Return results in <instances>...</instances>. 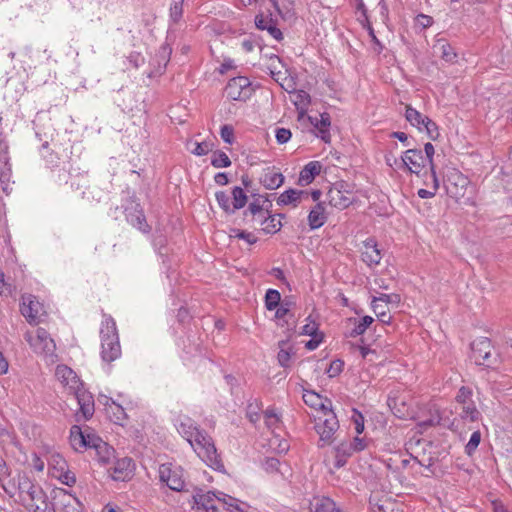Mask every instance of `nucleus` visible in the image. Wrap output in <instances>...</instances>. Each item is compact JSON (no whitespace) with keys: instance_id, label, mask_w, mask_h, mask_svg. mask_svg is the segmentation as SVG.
<instances>
[{"instance_id":"0eeeda50","label":"nucleus","mask_w":512,"mask_h":512,"mask_svg":"<svg viewBox=\"0 0 512 512\" xmlns=\"http://www.w3.org/2000/svg\"><path fill=\"white\" fill-rule=\"evenodd\" d=\"M458 405V415L464 421L476 422L480 420L481 413L472 400V390L469 387L462 386L455 397Z\"/></svg>"},{"instance_id":"4d7b16f0","label":"nucleus","mask_w":512,"mask_h":512,"mask_svg":"<svg viewBox=\"0 0 512 512\" xmlns=\"http://www.w3.org/2000/svg\"><path fill=\"white\" fill-rule=\"evenodd\" d=\"M415 23L422 29H427L433 25L434 20L431 16L420 13L416 16Z\"/></svg>"},{"instance_id":"7ed1b4c3","label":"nucleus","mask_w":512,"mask_h":512,"mask_svg":"<svg viewBox=\"0 0 512 512\" xmlns=\"http://www.w3.org/2000/svg\"><path fill=\"white\" fill-rule=\"evenodd\" d=\"M101 337V358L104 362H113L121 356V346L116 329V323L111 316L104 315Z\"/></svg>"},{"instance_id":"c9c22d12","label":"nucleus","mask_w":512,"mask_h":512,"mask_svg":"<svg viewBox=\"0 0 512 512\" xmlns=\"http://www.w3.org/2000/svg\"><path fill=\"white\" fill-rule=\"evenodd\" d=\"M405 118L412 126L417 127L419 131H422V125L424 124L427 116L421 114L411 105H407L405 110Z\"/></svg>"},{"instance_id":"f03ea898","label":"nucleus","mask_w":512,"mask_h":512,"mask_svg":"<svg viewBox=\"0 0 512 512\" xmlns=\"http://www.w3.org/2000/svg\"><path fill=\"white\" fill-rule=\"evenodd\" d=\"M20 497L25 508L32 512H55L53 505L48 502V497L41 486L36 485L26 476H20L18 480Z\"/></svg>"},{"instance_id":"1a4fd4ad","label":"nucleus","mask_w":512,"mask_h":512,"mask_svg":"<svg viewBox=\"0 0 512 512\" xmlns=\"http://www.w3.org/2000/svg\"><path fill=\"white\" fill-rule=\"evenodd\" d=\"M253 89L247 77L238 76L230 79L225 87V94L233 101H246L252 95Z\"/></svg>"},{"instance_id":"8fccbe9b","label":"nucleus","mask_w":512,"mask_h":512,"mask_svg":"<svg viewBox=\"0 0 512 512\" xmlns=\"http://www.w3.org/2000/svg\"><path fill=\"white\" fill-rule=\"evenodd\" d=\"M184 0H173L170 7V17L174 22H178L183 14Z\"/></svg>"},{"instance_id":"774afa93","label":"nucleus","mask_w":512,"mask_h":512,"mask_svg":"<svg viewBox=\"0 0 512 512\" xmlns=\"http://www.w3.org/2000/svg\"><path fill=\"white\" fill-rule=\"evenodd\" d=\"M331 188H337V190H341L342 193L350 197L353 193V186L345 181H337Z\"/></svg>"},{"instance_id":"864d4df0","label":"nucleus","mask_w":512,"mask_h":512,"mask_svg":"<svg viewBox=\"0 0 512 512\" xmlns=\"http://www.w3.org/2000/svg\"><path fill=\"white\" fill-rule=\"evenodd\" d=\"M343 367L344 362L340 359H336L330 363L328 369L326 370V373L330 378L336 377L342 372Z\"/></svg>"},{"instance_id":"052dcab7","label":"nucleus","mask_w":512,"mask_h":512,"mask_svg":"<svg viewBox=\"0 0 512 512\" xmlns=\"http://www.w3.org/2000/svg\"><path fill=\"white\" fill-rule=\"evenodd\" d=\"M292 133L286 128H277L275 131V137L279 144H285L291 139Z\"/></svg>"},{"instance_id":"338daca9","label":"nucleus","mask_w":512,"mask_h":512,"mask_svg":"<svg viewBox=\"0 0 512 512\" xmlns=\"http://www.w3.org/2000/svg\"><path fill=\"white\" fill-rule=\"evenodd\" d=\"M195 147L191 150V152L197 156L206 155L211 150V145L207 142H196Z\"/></svg>"},{"instance_id":"20e7f679","label":"nucleus","mask_w":512,"mask_h":512,"mask_svg":"<svg viewBox=\"0 0 512 512\" xmlns=\"http://www.w3.org/2000/svg\"><path fill=\"white\" fill-rule=\"evenodd\" d=\"M194 451L211 468L224 471V464L217 453L212 438L202 429H198L193 437Z\"/></svg>"},{"instance_id":"f704fd0d","label":"nucleus","mask_w":512,"mask_h":512,"mask_svg":"<svg viewBox=\"0 0 512 512\" xmlns=\"http://www.w3.org/2000/svg\"><path fill=\"white\" fill-rule=\"evenodd\" d=\"M96 457L99 463L106 465L110 464L111 461L115 458L114 453L115 450L113 447H111L108 443L103 442L100 444L99 447H97Z\"/></svg>"},{"instance_id":"79ce46f5","label":"nucleus","mask_w":512,"mask_h":512,"mask_svg":"<svg viewBox=\"0 0 512 512\" xmlns=\"http://www.w3.org/2000/svg\"><path fill=\"white\" fill-rule=\"evenodd\" d=\"M281 302V294L276 289H268L265 294V307L271 311L276 309Z\"/></svg>"},{"instance_id":"6e6d98bb","label":"nucleus","mask_w":512,"mask_h":512,"mask_svg":"<svg viewBox=\"0 0 512 512\" xmlns=\"http://www.w3.org/2000/svg\"><path fill=\"white\" fill-rule=\"evenodd\" d=\"M14 291V287L11 283H8L5 279V275L0 269V295L10 296Z\"/></svg>"},{"instance_id":"473e14b6","label":"nucleus","mask_w":512,"mask_h":512,"mask_svg":"<svg viewBox=\"0 0 512 512\" xmlns=\"http://www.w3.org/2000/svg\"><path fill=\"white\" fill-rule=\"evenodd\" d=\"M127 220L132 226L136 227L143 233H148L150 231V226L147 224L142 210H135V212L127 214Z\"/></svg>"},{"instance_id":"a878e982","label":"nucleus","mask_w":512,"mask_h":512,"mask_svg":"<svg viewBox=\"0 0 512 512\" xmlns=\"http://www.w3.org/2000/svg\"><path fill=\"white\" fill-rule=\"evenodd\" d=\"M327 199L331 206L338 209H345L353 202L352 197L345 195L341 190H337V188L329 189Z\"/></svg>"},{"instance_id":"c756f323","label":"nucleus","mask_w":512,"mask_h":512,"mask_svg":"<svg viewBox=\"0 0 512 512\" xmlns=\"http://www.w3.org/2000/svg\"><path fill=\"white\" fill-rule=\"evenodd\" d=\"M353 447L347 442H342L335 447V467L341 468L347 463V459L353 454Z\"/></svg>"},{"instance_id":"6e6552de","label":"nucleus","mask_w":512,"mask_h":512,"mask_svg":"<svg viewBox=\"0 0 512 512\" xmlns=\"http://www.w3.org/2000/svg\"><path fill=\"white\" fill-rule=\"evenodd\" d=\"M492 344L489 338L480 337L471 343L472 358L477 365L492 367L497 363V355L492 354Z\"/></svg>"},{"instance_id":"6ab92c4d","label":"nucleus","mask_w":512,"mask_h":512,"mask_svg":"<svg viewBox=\"0 0 512 512\" xmlns=\"http://www.w3.org/2000/svg\"><path fill=\"white\" fill-rule=\"evenodd\" d=\"M255 25L259 30H267V32L277 41L283 39V33L276 26V21L272 18V15H264L259 13L255 16Z\"/></svg>"},{"instance_id":"de8ad7c7","label":"nucleus","mask_w":512,"mask_h":512,"mask_svg":"<svg viewBox=\"0 0 512 512\" xmlns=\"http://www.w3.org/2000/svg\"><path fill=\"white\" fill-rule=\"evenodd\" d=\"M84 437L86 440L85 448H93L94 450H97V447L104 442L100 437L90 432L89 428L85 429Z\"/></svg>"},{"instance_id":"412c9836","label":"nucleus","mask_w":512,"mask_h":512,"mask_svg":"<svg viewBox=\"0 0 512 512\" xmlns=\"http://www.w3.org/2000/svg\"><path fill=\"white\" fill-rule=\"evenodd\" d=\"M284 182V176L275 168H266L260 176V183L269 190L279 188Z\"/></svg>"},{"instance_id":"72a5a7b5","label":"nucleus","mask_w":512,"mask_h":512,"mask_svg":"<svg viewBox=\"0 0 512 512\" xmlns=\"http://www.w3.org/2000/svg\"><path fill=\"white\" fill-rule=\"evenodd\" d=\"M279 352L277 355V359L279 365L283 368H287L290 366L291 356L294 354L291 347H289V342L287 340H282L278 343Z\"/></svg>"},{"instance_id":"aec40b11","label":"nucleus","mask_w":512,"mask_h":512,"mask_svg":"<svg viewBox=\"0 0 512 512\" xmlns=\"http://www.w3.org/2000/svg\"><path fill=\"white\" fill-rule=\"evenodd\" d=\"M56 378L71 390L76 391L79 387V378L76 373L66 365H58L55 371Z\"/></svg>"},{"instance_id":"37998d69","label":"nucleus","mask_w":512,"mask_h":512,"mask_svg":"<svg viewBox=\"0 0 512 512\" xmlns=\"http://www.w3.org/2000/svg\"><path fill=\"white\" fill-rule=\"evenodd\" d=\"M218 205L223 209L226 214H234L230 196L224 191H218L215 194Z\"/></svg>"},{"instance_id":"c85d7f7f","label":"nucleus","mask_w":512,"mask_h":512,"mask_svg":"<svg viewBox=\"0 0 512 512\" xmlns=\"http://www.w3.org/2000/svg\"><path fill=\"white\" fill-rule=\"evenodd\" d=\"M325 210L322 203H318L313 207L308 215V224L310 229H318L326 222Z\"/></svg>"},{"instance_id":"ddd939ff","label":"nucleus","mask_w":512,"mask_h":512,"mask_svg":"<svg viewBox=\"0 0 512 512\" xmlns=\"http://www.w3.org/2000/svg\"><path fill=\"white\" fill-rule=\"evenodd\" d=\"M424 155L420 149H408L401 157V164L411 173L419 174L426 166Z\"/></svg>"},{"instance_id":"dca6fc26","label":"nucleus","mask_w":512,"mask_h":512,"mask_svg":"<svg viewBox=\"0 0 512 512\" xmlns=\"http://www.w3.org/2000/svg\"><path fill=\"white\" fill-rule=\"evenodd\" d=\"M134 462L129 457L117 459L111 468V476L116 481H125L132 476Z\"/></svg>"},{"instance_id":"a18cd8bd","label":"nucleus","mask_w":512,"mask_h":512,"mask_svg":"<svg viewBox=\"0 0 512 512\" xmlns=\"http://www.w3.org/2000/svg\"><path fill=\"white\" fill-rule=\"evenodd\" d=\"M211 165L215 168H226L231 165V161L225 152L216 151L213 153Z\"/></svg>"},{"instance_id":"4468645a","label":"nucleus","mask_w":512,"mask_h":512,"mask_svg":"<svg viewBox=\"0 0 512 512\" xmlns=\"http://www.w3.org/2000/svg\"><path fill=\"white\" fill-rule=\"evenodd\" d=\"M160 480L165 482L166 485L174 491H182L185 482L182 478V472L179 469H171L166 465H161L159 469Z\"/></svg>"},{"instance_id":"cd10ccee","label":"nucleus","mask_w":512,"mask_h":512,"mask_svg":"<svg viewBox=\"0 0 512 512\" xmlns=\"http://www.w3.org/2000/svg\"><path fill=\"white\" fill-rule=\"evenodd\" d=\"M433 48L435 53L446 62H453L457 58L454 48L443 38L436 39Z\"/></svg>"},{"instance_id":"39448f33","label":"nucleus","mask_w":512,"mask_h":512,"mask_svg":"<svg viewBox=\"0 0 512 512\" xmlns=\"http://www.w3.org/2000/svg\"><path fill=\"white\" fill-rule=\"evenodd\" d=\"M194 451L211 468L224 471V464L217 453L212 438L202 429H198L193 437Z\"/></svg>"},{"instance_id":"7c9ffc66","label":"nucleus","mask_w":512,"mask_h":512,"mask_svg":"<svg viewBox=\"0 0 512 512\" xmlns=\"http://www.w3.org/2000/svg\"><path fill=\"white\" fill-rule=\"evenodd\" d=\"M257 222L262 226V231L265 234L277 233L282 227L281 221L276 220V215H271L270 213L263 216Z\"/></svg>"},{"instance_id":"f8f14e48","label":"nucleus","mask_w":512,"mask_h":512,"mask_svg":"<svg viewBox=\"0 0 512 512\" xmlns=\"http://www.w3.org/2000/svg\"><path fill=\"white\" fill-rule=\"evenodd\" d=\"M272 203L262 195H254L253 200L249 203L248 208L244 211V215H251L254 221L260 220L263 216L269 214Z\"/></svg>"},{"instance_id":"bf43d9fd","label":"nucleus","mask_w":512,"mask_h":512,"mask_svg":"<svg viewBox=\"0 0 512 512\" xmlns=\"http://www.w3.org/2000/svg\"><path fill=\"white\" fill-rule=\"evenodd\" d=\"M221 138L225 143L232 144L234 141V129L231 125H223L220 130Z\"/></svg>"},{"instance_id":"49530a36","label":"nucleus","mask_w":512,"mask_h":512,"mask_svg":"<svg viewBox=\"0 0 512 512\" xmlns=\"http://www.w3.org/2000/svg\"><path fill=\"white\" fill-rule=\"evenodd\" d=\"M480 442H481V432L479 430H476L472 433L468 443L465 446V453L468 456H472L474 454V452L476 451L477 447L479 446Z\"/></svg>"},{"instance_id":"4be33fe9","label":"nucleus","mask_w":512,"mask_h":512,"mask_svg":"<svg viewBox=\"0 0 512 512\" xmlns=\"http://www.w3.org/2000/svg\"><path fill=\"white\" fill-rule=\"evenodd\" d=\"M311 512H344L331 498L329 497H314L310 501Z\"/></svg>"},{"instance_id":"b1692460","label":"nucleus","mask_w":512,"mask_h":512,"mask_svg":"<svg viewBox=\"0 0 512 512\" xmlns=\"http://www.w3.org/2000/svg\"><path fill=\"white\" fill-rule=\"evenodd\" d=\"M303 401L306 405L318 409L320 413L324 412L328 407L332 406L331 400L323 398L321 395L314 391L305 390L303 394Z\"/></svg>"},{"instance_id":"f3484780","label":"nucleus","mask_w":512,"mask_h":512,"mask_svg":"<svg viewBox=\"0 0 512 512\" xmlns=\"http://www.w3.org/2000/svg\"><path fill=\"white\" fill-rule=\"evenodd\" d=\"M468 183V179L461 173H453L448 176L446 190L451 197H463Z\"/></svg>"},{"instance_id":"3c124183","label":"nucleus","mask_w":512,"mask_h":512,"mask_svg":"<svg viewBox=\"0 0 512 512\" xmlns=\"http://www.w3.org/2000/svg\"><path fill=\"white\" fill-rule=\"evenodd\" d=\"M423 129L426 131V133L432 140H436L438 138V126L429 117L426 118L424 124L422 125V130Z\"/></svg>"},{"instance_id":"9d476101","label":"nucleus","mask_w":512,"mask_h":512,"mask_svg":"<svg viewBox=\"0 0 512 512\" xmlns=\"http://www.w3.org/2000/svg\"><path fill=\"white\" fill-rule=\"evenodd\" d=\"M8 144L7 142L0 138V183L2 186V190L7 195L11 191V179H12V168L10 163V157L8 154Z\"/></svg>"},{"instance_id":"4c0bfd02","label":"nucleus","mask_w":512,"mask_h":512,"mask_svg":"<svg viewBox=\"0 0 512 512\" xmlns=\"http://www.w3.org/2000/svg\"><path fill=\"white\" fill-rule=\"evenodd\" d=\"M319 122V128H318V134L325 143L330 142V132H329V126L331 124L330 122V115L328 113H322L320 114V119H318Z\"/></svg>"},{"instance_id":"09e8293b","label":"nucleus","mask_w":512,"mask_h":512,"mask_svg":"<svg viewBox=\"0 0 512 512\" xmlns=\"http://www.w3.org/2000/svg\"><path fill=\"white\" fill-rule=\"evenodd\" d=\"M265 423L268 428H274L280 423V416L274 408H268L264 411Z\"/></svg>"},{"instance_id":"603ef678","label":"nucleus","mask_w":512,"mask_h":512,"mask_svg":"<svg viewBox=\"0 0 512 512\" xmlns=\"http://www.w3.org/2000/svg\"><path fill=\"white\" fill-rule=\"evenodd\" d=\"M55 476L61 481V483L69 487H72L76 483L75 474L69 470L63 471V467H61V473Z\"/></svg>"},{"instance_id":"2eb2a0df","label":"nucleus","mask_w":512,"mask_h":512,"mask_svg":"<svg viewBox=\"0 0 512 512\" xmlns=\"http://www.w3.org/2000/svg\"><path fill=\"white\" fill-rule=\"evenodd\" d=\"M361 258L369 267L376 266L380 263L382 254L374 238H368L363 242Z\"/></svg>"},{"instance_id":"e2e57ef3","label":"nucleus","mask_w":512,"mask_h":512,"mask_svg":"<svg viewBox=\"0 0 512 512\" xmlns=\"http://www.w3.org/2000/svg\"><path fill=\"white\" fill-rule=\"evenodd\" d=\"M280 461L277 458L270 457L265 460L264 468L269 473L281 472Z\"/></svg>"},{"instance_id":"a19ab883","label":"nucleus","mask_w":512,"mask_h":512,"mask_svg":"<svg viewBox=\"0 0 512 512\" xmlns=\"http://www.w3.org/2000/svg\"><path fill=\"white\" fill-rule=\"evenodd\" d=\"M231 196H232L231 202H232V206L234 208V212L236 210L243 208L246 205L248 198H247L246 193L244 192V190L241 187L235 186L232 189Z\"/></svg>"},{"instance_id":"423d86ee","label":"nucleus","mask_w":512,"mask_h":512,"mask_svg":"<svg viewBox=\"0 0 512 512\" xmlns=\"http://www.w3.org/2000/svg\"><path fill=\"white\" fill-rule=\"evenodd\" d=\"M325 409L321 415L315 417V429L320 436V441L330 444L339 428V421L332 410V406Z\"/></svg>"},{"instance_id":"2f4dec72","label":"nucleus","mask_w":512,"mask_h":512,"mask_svg":"<svg viewBox=\"0 0 512 512\" xmlns=\"http://www.w3.org/2000/svg\"><path fill=\"white\" fill-rule=\"evenodd\" d=\"M78 404L80 406V412L82 413L85 420H88L93 416L94 413V402L90 395L79 394L76 392Z\"/></svg>"},{"instance_id":"ea45409f","label":"nucleus","mask_w":512,"mask_h":512,"mask_svg":"<svg viewBox=\"0 0 512 512\" xmlns=\"http://www.w3.org/2000/svg\"><path fill=\"white\" fill-rule=\"evenodd\" d=\"M400 295L391 293V294H385L380 293L378 296L373 297L372 300V308L374 312L378 311V302L385 303V304H398L400 303Z\"/></svg>"},{"instance_id":"a211bd4d","label":"nucleus","mask_w":512,"mask_h":512,"mask_svg":"<svg viewBox=\"0 0 512 512\" xmlns=\"http://www.w3.org/2000/svg\"><path fill=\"white\" fill-rule=\"evenodd\" d=\"M175 426L177 431L188 441L190 446L194 447L193 437L199 429L196 422L188 416L181 415L176 419Z\"/></svg>"},{"instance_id":"f257e3e1","label":"nucleus","mask_w":512,"mask_h":512,"mask_svg":"<svg viewBox=\"0 0 512 512\" xmlns=\"http://www.w3.org/2000/svg\"><path fill=\"white\" fill-rule=\"evenodd\" d=\"M196 512H219L218 503L229 512H248L250 506L223 492L196 493L193 495Z\"/></svg>"},{"instance_id":"0e129e2a","label":"nucleus","mask_w":512,"mask_h":512,"mask_svg":"<svg viewBox=\"0 0 512 512\" xmlns=\"http://www.w3.org/2000/svg\"><path fill=\"white\" fill-rule=\"evenodd\" d=\"M290 306L291 303L288 302L287 300L280 302V305L277 307L275 317L277 319H283L284 317H286L290 313Z\"/></svg>"},{"instance_id":"680f3d73","label":"nucleus","mask_w":512,"mask_h":512,"mask_svg":"<svg viewBox=\"0 0 512 512\" xmlns=\"http://www.w3.org/2000/svg\"><path fill=\"white\" fill-rule=\"evenodd\" d=\"M233 232H234V235H233L234 237L243 239L246 242H248L249 244H255L257 242V237L254 236V234H252L250 232H247L244 230H238V229H234Z\"/></svg>"},{"instance_id":"393cba45","label":"nucleus","mask_w":512,"mask_h":512,"mask_svg":"<svg viewBox=\"0 0 512 512\" xmlns=\"http://www.w3.org/2000/svg\"><path fill=\"white\" fill-rule=\"evenodd\" d=\"M39 306V302L35 301L31 295L22 298L21 314L29 323H36Z\"/></svg>"},{"instance_id":"9b49d317","label":"nucleus","mask_w":512,"mask_h":512,"mask_svg":"<svg viewBox=\"0 0 512 512\" xmlns=\"http://www.w3.org/2000/svg\"><path fill=\"white\" fill-rule=\"evenodd\" d=\"M25 339L36 353L49 354L55 349L54 340L44 328H38L35 336L26 333Z\"/></svg>"},{"instance_id":"e433bc0d","label":"nucleus","mask_w":512,"mask_h":512,"mask_svg":"<svg viewBox=\"0 0 512 512\" xmlns=\"http://www.w3.org/2000/svg\"><path fill=\"white\" fill-rule=\"evenodd\" d=\"M85 430H82L79 426L74 425L70 430V443L74 450L78 451L85 448Z\"/></svg>"},{"instance_id":"58836bf2","label":"nucleus","mask_w":512,"mask_h":512,"mask_svg":"<svg viewBox=\"0 0 512 512\" xmlns=\"http://www.w3.org/2000/svg\"><path fill=\"white\" fill-rule=\"evenodd\" d=\"M371 316H364L360 319H354V328L349 332L350 337H357L365 333L367 328L373 323Z\"/></svg>"},{"instance_id":"5701e85b","label":"nucleus","mask_w":512,"mask_h":512,"mask_svg":"<svg viewBox=\"0 0 512 512\" xmlns=\"http://www.w3.org/2000/svg\"><path fill=\"white\" fill-rule=\"evenodd\" d=\"M322 165L319 161H311L300 172L298 184L305 186L310 184L321 172Z\"/></svg>"},{"instance_id":"c03bdc74","label":"nucleus","mask_w":512,"mask_h":512,"mask_svg":"<svg viewBox=\"0 0 512 512\" xmlns=\"http://www.w3.org/2000/svg\"><path fill=\"white\" fill-rule=\"evenodd\" d=\"M428 177L431 179V182H432V190L419 189L417 194L422 199L432 198L436 194V191L439 188V181L436 176V172L435 171L430 172Z\"/></svg>"},{"instance_id":"5fc2aeb1","label":"nucleus","mask_w":512,"mask_h":512,"mask_svg":"<svg viewBox=\"0 0 512 512\" xmlns=\"http://www.w3.org/2000/svg\"><path fill=\"white\" fill-rule=\"evenodd\" d=\"M259 411H260V406H259L257 400H255V403L248 404L246 413H247V417L249 418V420L252 423H256L259 420V418H260Z\"/></svg>"},{"instance_id":"bb28decb","label":"nucleus","mask_w":512,"mask_h":512,"mask_svg":"<svg viewBox=\"0 0 512 512\" xmlns=\"http://www.w3.org/2000/svg\"><path fill=\"white\" fill-rule=\"evenodd\" d=\"M308 197V192L303 190L288 189L285 190L277 199V204L280 206L294 205L296 206L302 199Z\"/></svg>"},{"instance_id":"13d9d810","label":"nucleus","mask_w":512,"mask_h":512,"mask_svg":"<svg viewBox=\"0 0 512 512\" xmlns=\"http://www.w3.org/2000/svg\"><path fill=\"white\" fill-rule=\"evenodd\" d=\"M424 151H425L424 159L430 165V172L435 171V166L433 163V156L435 153L434 146L430 142H428L424 145Z\"/></svg>"},{"instance_id":"69168bd1","label":"nucleus","mask_w":512,"mask_h":512,"mask_svg":"<svg viewBox=\"0 0 512 512\" xmlns=\"http://www.w3.org/2000/svg\"><path fill=\"white\" fill-rule=\"evenodd\" d=\"M318 324L315 323L314 321L310 322V323H307L305 324L303 327H302V330L300 332V334L302 335H308V336H311V337H317L318 336Z\"/></svg>"}]
</instances>
